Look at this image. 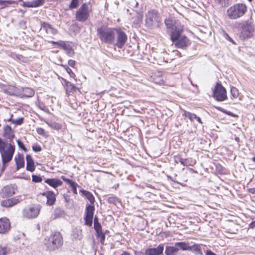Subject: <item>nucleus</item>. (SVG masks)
I'll return each instance as SVG.
<instances>
[{
  "label": "nucleus",
  "instance_id": "1",
  "mask_svg": "<svg viewBox=\"0 0 255 255\" xmlns=\"http://www.w3.org/2000/svg\"><path fill=\"white\" fill-rule=\"evenodd\" d=\"M15 151V146L11 143H8L0 137V153L2 161V171L6 167V164L12 159Z\"/></svg>",
  "mask_w": 255,
  "mask_h": 255
},
{
  "label": "nucleus",
  "instance_id": "2",
  "mask_svg": "<svg viewBox=\"0 0 255 255\" xmlns=\"http://www.w3.org/2000/svg\"><path fill=\"white\" fill-rule=\"evenodd\" d=\"M116 30V28L101 25L97 28V34L102 42L113 44L115 41Z\"/></svg>",
  "mask_w": 255,
  "mask_h": 255
},
{
  "label": "nucleus",
  "instance_id": "3",
  "mask_svg": "<svg viewBox=\"0 0 255 255\" xmlns=\"http://www.w3.org/2000/svg\"><path fill=\"white\" fill-rule=\"evenodd\" d=\"M161 23V17L159 11L154 9L148 10L145 13V25L149 29L158 28Z\"/></svg>",
  "mask_w": 255,
  "mask_h": 255
},
{
  "label": "nucleus",
  "instance_id": "4",
  "mask_svg": "<svg viewBox=\"0 0 255 255\" xmlns=\"http://www.w3.org/2000/svg\"><path fill=\"white\" fill-rule=\"evenodd\" d=\"M247 11L245 3H237L230 6L227 10V15L230 19H237L243 16Z\"/></svg>",
  "mask_w": 255,
  "mask_h": 255
},
{
  "label": "nucleus",
  "instance_id": "5",
  "mask_svg": "<svg viewBox=\"0 0 255 255\" xmlns=\"http://www.w3.org/2000/svg\"><path fill=\"white\" fill-rule=\"evenodd\" d=\"M91 11L89 4L84 3L76 11L75 18L78 21L85 22L89 18Z\"/></svg>",
  "mask_w": 255,
  "mask_h": 255
},
{
  "label": "nucleus",
  "instance_id": "6",
  "mask_svg": "<svg viewBox=\"0 0 255 255\" xmlns=\"http://www.w3.org/2000/svg\"><path fill=\"white\" fill-rule=\"evenodd\" d=\"M128 39L126 33L121 28H116L115 41L113 44L119 48H122Z\"/></svg>",
  "mask_w": 255,
  "mask_h": 255
},
{
  "label": "nucleus",
  "instance_id": "7",
  "mask_svg": "<svg viewBox=\"0 0 255 255\" xmlns=\"http://www.w3.org/2000/svg\"><path fill=\"white\" fill-rule=\"evenodd\" d=\"M213 97L218 101H223L227 98L226 90L221 83H217L213 91Z\"/></svg>",
  "mask_w": 255,
  "mask_h": 255
},
{
  "label": "nucleus",
  "instance_id": "8",
  "mask_svg": "<svg viewBox=\"0 0 255 255\" xmlns=\"http://www.w3.org/2000/svg\"><path fill=\"white\" fill-rule=\"evenodd\" d=\"M241 34L245 38H249L253 35L255 31V27L250 21H246L241 26Z\"/></svg>",
  "mask_w": 255,
  "mask_h": 255
},
{
  "label": "nucleus",
  "instance_id": "9",
  "mask_svg": "<svg viewBox=\"0 0 255 255\" xmlns=\"http://www.w3.org/2000/svg\"><path fill=\"white\" fill-rule=\"evenodd\" d=\"M52 245L50 250H54L63 245V238L59 232H55L49 239Z\"/></svg>",
  "mask_w": 255,
  "mask_h": 255
},
{
  "label": "nucleus",
  "instance_id": "10",
  "mask_svg": "<svg viewBox=\"0 0 255 255\" xmlns=\"http://www.w3.org/2000/svg\"><path fill=\"white\" fill-rule=\"evenodd\" d=\"M164 249L163 244H159L156 247H149L145 250L144 255H163Z\"/></svg>",
  "mask_w": 255,
  "mask_h": 255
},
{
  "label": "nucleus",
  "instance_id": "11",
  "mask_svg": "<svg viewBox=\"0 0 255 255\" xmlns=\"http://www.w3.org/2000/svg\"><path fill=\"white\" fill-rule=\"evenodd\" d=\"M94 210V205H89L86 207L84 220L85 225L88 226H91L92 225Z\"/></svg>",
  "mask_w": 255,
  "mask_h": 255
},
{
  "label": "nucleus",
  "instance_id": "12",
  "mask_svg": "<svg viewBox=\"0 0 255 255\" xmlns=\"http://www.w3.org/2000/svg\"><path fill=\"white\" fill-rule=\"evenodd\" d=\"M16 189V186L15 185H6L2 189L0 195L2 198L12 196L15 193Z\"/></svg>",
  "mask_w": 255,
  "mask_h": 255
},
{
  "label": "nucleus",
  "instance_id": "13",
  "mask_svg": "<svg viewBox=\"0 0 255 255\" xmlns=\"http://www.w3.org/2000/svg\"><path fill=\"white\" fill-rule=\"evenodd\" d=\"M39 209L35 206L29 207L23 210V215L27 218L36 217L39 213Z\"/></svg>",
  "mask_w": 255,
  "mask_h": 255
},
{
  "label": "nucleus",
  "instance_id": "14",
  "mask_svg": "<svg viewBox=\"0 0 255 255\" xmlns=\"http://www.w3.org/2000/svg\"><path fill=\"white\" fill-rule=\"evenodd\" d=\"M174 43L177 48L182 49H185L191 44L190 40L185 36H182Z\"/></svg>",
  "mask_w": 255,
  "mask_h": 255
},
{
  "label": "nucleus",
  "instance_id": "15",
  "mask_svg": "<svg viewBox=\"0 0 255 255\" xmlns=\"http://www.w3.org/2000/svg\"><path fill=\"white\" fill-rule=\"evenodd\" d=\"M10 228L9 220L6 218L0 219V234H4L8 232Z\"/></svg>",
  "mask_w": 255,
  "mask_h": 255
},
{
  "label": "nucleus",
  "instance_id": "16",
  "mask_svg": "<svg viewBox=\"0 0 255 255\" xmlns=\"http://www.w3.org/2000/svg\"><path fill=\"white\" fill-rule=\"evenodd\" d=\"M49 42L53 44H56L58 45L59 47H61L63 49L65 50L66 52L69 54H70L73 52V50L72 47L69 44L66 43L64 41H59L56 42L54 41H49Z\"/></svg>",
  "mask_w": 255,
  "mask_h": 255
},
{
  "label": "nucleus",
  "instance_id": "17",
  "mask_svg": "<svg viewBox=\"0 0 255 255\" xmlns=\"http://www.w3.org/2000/svg\"><path fill=\"white\" fill-rule=\"evenodd\" d=\"M41 29L44 30L47 34L55 35L57 33V30L52 25L46 22H41Z\"/></svg>",
  "mask_w": 255,
  "mask_h": 255
},
{
  "label": "nucleus",
  "instance_id": "18",
  "mask_svg": "<svg viewBox=\"0 0 255 255\" xmlns=\"http://www.w3.org/2000/svg\"><path fill=\"white\" fill-rule=\"evenodd\" d=\"M43 196H45L47 198L46 204L49 206L53 205L56 201L55 195L52 191H46L42 194Z\"/></svg>",
  "mask_w": 255,
  "mask_h": 255
},
{
  "label": "nucleus",
  "instance_id": "19",
  "mask_svg": "<svg viewBox=\"0 0 255 255\" xmlns=\"http://www.w3.org/2000/svg\"><path fill=\"white\" fill-rule=\"evenodd\" d=\"M19 202V200L18 198L13 197L11 199L2 200L1 202V205L3 207H10L17 204Z\"/></svg>",
  "mask_w": 255,
  "mask_h": 255
},
{
  "label": "nucleus",
  "instance_id": "20",
  "mask_svg": "<svg viewBox=\"0 0 255 255\" xmlns=\"http://www.w3.org/2000/svg\"><path fill=\"white\" fill-rule=\"evenodd\" d=\"M35 94L34 90L31 88L25 87L22 88V92L19 94L21 98L32 97Z\"/></svg>",
  "mask_w": 255,
  "mask_h": 255
},
{
  "label": "nucleus",
  "instance_id": "21",
  "mask_svg": "<svg viewBox=\"0 0 255 255\" xmlns=\"http://www.w3.org/2000/svg\"><path fill=\"white\" fill-rule=\"evenodd\" d=\"M3 136L8 138L10 142L14 137V134L10 126L7 125L3 128Z\"/></svg>",
  "mask_w": 255,
  "mask_h": 255
},
{
  "label": "nucleus",
  "instance_id": "22",
  "mask_svg": "<svg viewBox=\"0 0 255 255\" xmlns=\"http://www.w3.org/2000/svg\"><path fill=\"white\" fill-rule=\"evenodd\" d=\"M45 182L54 188L61 186L63 183L60 179L56 178L47 179Z\"/></svg>",
  "mask_w": 255,
  "mask_h": 255
},
{
  "label": "nucleus",
  "instance_id": "23",
  "mask_svg": "<svg viewBox=\"0 0 255 255\" xmlns=\"http://www.w3.org/2000/svg\"><path fill=\"white\" fill-rule=\"evenodd\" d=\"M26 169L30 172H33L35 170L34 161L30 155L27 154L26 156Z\"/></svg>",
  "mask_w": 255,
  "mask_h": 255
},
{
  "label": "nucleus",
  "instance_id": "24",
  "mask_svg": "<svg viewBox=\"0 0 255 255\" xmlns=\"http://www.w3.org/2000/svg\"><path fill=\"white\" fill-rule=\"evenodd\" d=\"M14 160L16 165V170H18L20 168L24 167V160L22 154H18L17 156H15Z\"/></svg>",
  "mask_w": 255,
  "mask_h": 255
},
{
  "label": "nucleus",
  "instance_id": "25",
  "mask_svg": "<svg viewBox=\"0 0 255 255\" xmlns=\"http://www.w3.org/2000/svg\"><path fill=\"white\" fill-rule=\"evenodd\" d=\"M178 250L176 247V244L174 246H166L165 250V254L166 255H177Z\"/></svg>",
  "mask_w": 255,
  "mask_h": 255
},
{
  "label": "nucleus",
  "instance_id": "26",
  "mask_svg": "<svg viewBox=\"0 0 255 255\" xmlns=\"http://www.w3.org/2000/svg\"><path fill=\"white\" fill-rule=\"evenodd\" d=\"M189 251H191L196 255H203L201 250V246L199 244H195L192 246H190Z\"/></svg>",
  "mask_w": 255,
  "mask_h": 255
},
{
  "label": "nucleus",
  "instance_id": "27",
  "mask_svg": "<svg viewBox=\"0 0 255 255\" xmlns=\"http://www.w3.org/2000/svg\"><path fill=\"white\" fill-rule=\"evenodd\" d=\"M53 215V219H56L57 218H64L66 215V213L62 209L57 207L55 209Z\"/></svg>",
  "mask_w": 255,
  "mask_h": 255
},
{
  "label": "nucleus",
  "instance_id": "28",
  "mask_svg": "<svg viewBox=\"0 0 255 255\" xmlns=\"http://www.w3.org/2000/svg\"><path fill=\"white\" fill-rule=\"evenodd\" d=\"M178 250H182L183 251H189L190 249V244L188 242H181L175 243Z\"/></svg>",
  "mask_w": 255,
  "mask_h": 255
},
{
  "label": "nucleus",
  "instance_id": "29",
  "mask_svg": "<svg viewBox=\"0 0 255 255\" xmlns=\"http://www.w3.org/2000/svg\"><path fill=\"white\" fill-rule=\"evenodd\" d=\"M181 31L178 28H175L172 31L171 34V40L173 42H175L182 36H181Z\"/></svg>",
  "mask_w": 255,
  "mask_h": 255
},
{
  "label": "nucleus",
  "instance_id": "30",
  "mask_svg": "<svg viewBox=\"0 0 255 255\" xmlns=\"http://www.w3.org/2000/svg\"><path fill=\"white\" fill-rule=\"evenodd\" d=\"M82 194L90 201L91 205H94L95 202V198L93 194L89 191L84 190H81Z\"/></svg>",
  "mask_w": 255,
  "mask_h": 255
},
{
  "label": "nucleus",
  "instance_id": "31",
  "mask_svg": "<svg viewBox=\"0 0 255 255\" xmlns=\"http://www.w3.org/2000/svg\"><path fill=\"white\" fill-rule=\"evenodd\" d=\"M12 117H13V115L10 114L9 119H4V121H7V122H10L11 123L14 124L16 125H21L23 124V121H24L23 118H19L18 119L15 120H12Z\"/></svg>",
  "mask_w": 255,
  "mask_h": 255
},
{
  "label": "nucleus",
  "instance_id": "32",
  "mask_svg": "<svg viewBox=\"0 0 255 255\" xmlns=\"http://www.w3.org/2000/svg\"><path fill=\"white\" fill-rule=\"evenodd\" d=\"M183 116L188 118L191 122H193L196 118H197L196 115L185 110L183 111Z\"/></svg>",
  "mask_w": 255,
  "mask_h": 255
},
{
  "label": "nucleus",
  "instance_id": "33",
  "mask_svg": "<svg viewBox=\"0 0 255 255\" xmlns=\"http://www.w3.org/2000/svg\"><path fill=\"white\" fill-rule=\"evenodd\" d=\"M105 235L106 233H104L102 231L96 233V236L97 238H100V242L102 245L104 244Z\"/></svg>",
  "mask_w": 255,
  "mask_h": 255
},
{
  "label": "nucleus",
  "instance_id": "34",
  "mask_svg": "<svg viewBox=\"0 0 255 255\" xmlns=\"http://www.w3.org/2000/svg\"><path fill=\"white\" fill-rule=\"evenodd\" d=\"M65 88L66 90V94H68L69 93L74 90L76 88V87L74 84L69 82L66 85Z\"/></svg>",
  "mask_w": 255,
  "mask_h": 255
},
{
  "label": "nucleus",
  "instance_id": "35",
  "mask_svg": "<svg viewBox=\"0 0 255 255\" xmlns=\"http://www.w3.org/2000/svg\"><path fill=\"white\" fill-rule=\"evenodd\" d=\"M108 201L109 203L113 204L115 205L120 203L119 198L114 196H111L109 197L108 199Z\"/></svg>",
  "mask_w": 255,
  "mask_h": 255
},
{
  "label": "nucleus",
  "instance_id": "36",
  "mask_svg": "<svg viewBox=\"0 0 255 255\" xmlns=\"http://www.w3.org/2000/svg\"><path fill=\"white\" fill-rule=\"evenodd\" d=\"M231 97L234 98H237L239 95L238 89L235 87L231 88Z\"/></svg>",
  "mask_w": 255,
  "mask_h": 255
},
{
  "label": "nucleus",
  "instance_id": "37",
  "mask_svg": "<svg viewBox=\"0 0 255 255\" xmlns=\"http://www.w3.org/2000/svg\"><path fill=\"white\" fill-rule=\"evenodd\" d=\"M12 3L11 0H0V8L2 9Z\"/></svg>",
  "mask_w": 255,
  "mask_h": 255
},
{
  "label": "nucleus",
  "instance_id": "38",
  "mask_svg": "<svg viewBox=\"0 0 255 255\" xmlns=\"http://www.w3.org/2000/svg\"><path fill=\"white\" fill-rule=\"evenodd\" d=\"M164 23L167 28H172L174 24L173 20L171 18L166 19Z\"/></svg>",
  "mask_w": 255,
  "mask_h": 255
},
{
  "label": "nucleus",
  "instance_id": "39",
  "mask_svg": "<svg viewBox=\"0 0 255 255\" xmlns=\"http://www.w3.org/2000/svg\"><path fill=\"white\" fill-rule=\"evenodd\" d=\"M47 124L48 125V126L50 127H51V128H52L54 129H57V130L61 128L60 125H59V124H58L56 122H51L50 123H48Z\"/></svg>",
  "mask_w": 255,
  "mask_h": 255
},
{
  "label": "nucleus",
  "instance_id": "40",
  "mask_svg": "<svg viewBox=\"0 0 255 255\" xmlns=\"http://www.w3.org/2000/svg\"><path fill=\"white\" fill-rule=\"evenodd\" d=\"M79 4V0H72L71 3L69 6L70 9H73L78 7Z\"/></svg>",
  "mask_w": 255,
  "mask_h": 255
},
{
  "label": "nucleus",
  "instance_id": "41",
  "mask_svg": "<svg viewBox=\"0 0 255 255\" xmlns=\"http://www.w3.org/2000/svg\"><path fill=\"white\" fill-rule=\"evenodd\" d=\"M9 252V250L8 248L0 246V255H6Z\"/></svg>",
  "mask_w": 255,
  "mask_h": 255
},
{
  "label": "nucleus",
  "instance_id": "42",
  "mask_svg": "<svg viewBox=\"0 0 255 255\" xmlns=\"http://www.w3.org/2000/svg\"><path fill=\"white\" fill-rule=\"evenodd\" d=\"M45 0H32L34 7H36L42 5Z\"/></svg>",
  "mask_w": 255,
  "mask_h": 255
},
{
  "label": "nucleus",
  "instance_id": "43",
  "mask_svg": "<svg viewBox=\"0 0 255 255\" xmlns=\"http://www.w3.org/2000/svg\"><path fill=\"white\" fill-rule=\"evenodd\" d=\"M63 67L66 70L67 72L69 74L70 76L72 78H74L75 77V75L72 70L67 65H64Z\"/></svg>",
  "mask_w": 255,
  "mask_h": 255
},
{
  "label": "nucleus",
  "instance_id": "44",
  "mask_svg": "<svg viewBox=\"0 0 255 255\" xmlns=\"http://www.w3.org/2000/svg\"><path fill=\"white\" fill-rule=\"evenodd\" d=\"M32 181L36 183L40 182L42 181V178L38 175H32Z\"/></svg>",
  "mask_w": 255,
  "mask_h": 255
},
{
  "label": "nucleus",
  "instance_id": "45",
  "mask_svg": "<svg viewBox=\"0 0 255 255\" xmlns=\"http://www.w3.org/2000/svg\"><path fill=\"white\" fill-rule=\"evenodd\" d=\"M94 226L96 233L102 231L101 225L99 223H94Z\"/></svg>",
  "mask_w": 255,
  "mask_h": 255
},
{
  "label": "nucleus",
  "instance_id": "46",
  "mask_svg": "<svg viewBox=\"0 0 255 255\" xmlns=\"http://www.w3.org/2000/svg\"><path fill=\"white\" fill-rule=\"evenodd\" d=\"M17 143L18 147L22 149L25 152L27 151V148L25 147V145L20 139L17 140Z\"/></svg>",
  "mask_w": 255,
  "mask_h": 255
},
{
  "label": "nucleus",
  "instance_id": "47",
  "mask_svg": "<svg viewBox=\"0 0 255 255\" xmlns=\"http://www.w3.org/2000/svg\"><path fill=\"white\" fill-rule=\"evenodd\" d=\"M143 19V16L142 14L140 13H137L136 16V21H134V22H136V23L138 24L141 23Z\"/></svg>",
  "mask_w": 255,
  "mask_h": 255
},
{
  "label": "nucleus",
  "instance_id": "48",
  "mask_svg": "<svg viewBox=\"0 0 255 255\" xmlns=\"http://www.w3.org/2000/svg\"><path fill=\"white\" fill-rule=\"evenodd\" d=\"M177 160L181 163V164H182L184 166H187L188 165V162L186 159H183L180 157H179L177 158V159L176 160V162H177Z\"/></svg>",
  "mask_w": 255,
  "mask_h": 255
},
{
  "label": "nucleus",
  "instance_id": "49",
  "mask_svg": "<svg viewBox=\"0 0 255 255\" xmlns=\"http://www.w3.org/2000/svg\"><path fill=\"white\" fill-rule=\"evenodd\" d=\"M38 107L41 110L44 111L46 113H49V110L43 104V103H39L38 105Z\"/></svg>",
  "mask_w": 255,
  "mask_h": 255
},
{
  "label": "nucleus",
  "instance_id": "50",
  "mask_svg": "<svg viewBox=\"0 0 255 255\" xmlns=\"http://www.w3.org/2000/svg\"><path fill=\"white\" fill-rule=\"evenodd\" d=\"M36 130L37 133L39 135H41L42 136H44L45 135V130L42 128H36Z\"/></svg>",
  "mask_w": 255,
  "mask_h": 255
},
{
  "label": "nucleus",
  "instance_id": "51",
  "mask_svg": "<svg viewBox=\"0 0 255 255\" xmlns=\"http://www.w3.org/2000/svg\"><path fill=\"white\" fill-rule=\"evenodd\" d=\"M23 6L27 7H34L32 1L24 2L23 3Z\"/></svg>",
  "mask_w": 255,
  "mask_h": 255
},
{
  "label": "nucleus",
  "instance_id": "52",
  "mask_svg": "<svg viewBox=\"0 0 255 255\" xmlns=\"http://www.w3.org/2000/svg\"><path fill=\"white\" fill-rule=\"evenodd\" d=\"M77 184L75 182H74L71 185H70V187H71L72 188V190L73 191V192L75 194H77Z\"/></svg>",
  "mask_w": 255,
  "mask_h": 255
},
{
  "label": "nucleus",
  "instance_id": "53",
  "mask_svg": "<svg viewBox=\"0 0 255 255\" xmlns=\"http://www.w3.org/2000/svg\"><path fill=\"white\" fill-rule=\"evenodd\" d=\"M32 149L36 152H40L42 150L41 147L39 145H35L32 146Z\"/></svg>",
  "mask_w": 255,
  "mask_h": 255
},
{
  "label": "nucleus",
  "instance_id": "54",
  "mask_svg": "<svg viewBox=\"0 0 255 255\" xmlns=\"http://www.w3.org/2000/svg\"><path fill=\"white\" fill-rule=\"evenodd\" d=\"M61 179H63V181L66 182L69 185H71L74 182V181H72V180L68 179V178H66L64 176H61Z\"/></svg>",
  "mask_w": 255,
  "mask_h": 255
},
{
  "label": "nucleus",
  "instance_id": "55",
  "mask_svg": "<svg viewBox=\"0 0 255 255\" xmlns=\"http://www.w3.org/2000/svg\"><path fill=\"white\" fill-rule=\"evenodd\" d=\"M61 179H63V181L66 182L69 185H71L74 182V181H72V180L68 179V178H66L64 176H61Z\"/></svg>",
  "mask_w": 255,
  "mask_h": 255
},
{
  "label": "nucleus",
  "instance_id": "56",
  "mask_svg": "<svg viewBox=\"0 0 255 255\" xmlns=\"http://www.w3.org/2000/svg\"><path fill=\"white\" fill-rule=\"evenodd\" d=\"M130 5L134 7H137L138 5V2L136 0H131L130 1Z\"/></svg>",
  "mask_w": 255,
  "mask_h": 255
},
{
  "label": "nucleus",
  "instance_id": "57",
  "mask_svg": "<svg viewBox=\"0 0 255 255\" xmlns=\"http://www.w3.org/2000/svg\"><path fill=\"white\" fill-rule=\"evenodd\" d=\"M224 37L225 39L228 40V41L231 42L232 43L235 44V42L233 40V39L226 33L224 34Z\"/></svg>",
  "mask_w": 255,
  "mask_h": 255
},
{
  "label": "nucleus",
  "instance_id": "58",
  "mask_svg": "<svg viewBox=\"0 0 255 255\" xmlns=\"http://www.w3.org/2000/svg\"><path fill=\"white\" fill-rule=\"evenodd\" d=\"M68 63L70 66L73 67L75 65V61L73 60H69Z\"/></svg>",
  "mask_w": 255,
  "mask_h": 255
},
{
  "label": "nucleus",
  "instance_id": "59",
  "mask_svg": "<svg viewBox=\"0 0 255 255\" xmlns=\"http://www.w3.org/2000/svg\"><path fill=\"white\" fill-rule=\"evenodd\" d=\"M78 233L77 235L76 236L75 234H74V236L75 238H79V239L81 238V231H77Z\"/></svg>",
  "mask_w": 255,
  "mask_h": 255
},
{
  "label": "nucleus",
  "instance_id": "60",
  "mask_svg": "<svg viewBox=\"0 0 255 255\" xmlns=\"http://www.w3.org/2000/svg\"><path fill=\"white\" fill-rule=\"evenodd\" d=\"M206 255H216L214 253H213L211 250H208L206 252Z\"/></svg>",
  "mask_w": 255,
  "mask_h": 255
},
{
  "label": "nucleus",
  "instance_id": "61",
  "mask_svg": "<svg viewBox=\"0 0 255 255\" xmlns=\"http://www.w3.org/2000/svg\"><path fill=\"white\" fill-rule=\"evenodd\" d=\"M250 227L251 228H255V221H253L250 224Z\"/></svg>",
  "mask_w": 255,
  "mask_h": 255
},
{
  "label": "nucleus",
  "instance_id": "62",
  "mask_svg": "<svg viewBox=\"0 0 255 255\" xmlns=\"http://www.w3.org/2000/svg\"><path fill=\"white\" fill-rule=\"evenodd\" d=\"M250 193L252 194H255V188H251L249 189Z\"/></svg>",
  "mask_w": 255,
  "mask_h": 255
},
{
  "label": "nucleus",
  "instance_id": "63",
  "mask_svg": "<svg viewBox=\"0 0 255 255\" xmlns=\"http://www.w3.org/2000/svg\"><path fill=\"white\" fill-rule=\"evenodd\" d=\"M134 255H141L142 254V253L140 252H138L137 251H134Z\"/></svg>",
  "mask_w": 255,
  "mask_h": 255
},
{
  "label": "nucleus",
  "instance_id": "64",
  "mask_svg": "<svg viewBox=\"0 0 255 255\" xmlns=\"http://www.w3.org/2000/svg\"><path fill=\"white\" fill-rule=\"evenodd\" d=\"M121 255H130V254L127 252H123Z\"/></svg>",
  "mask_w": 255,
  "mask_h": 255
}]
</instances>
